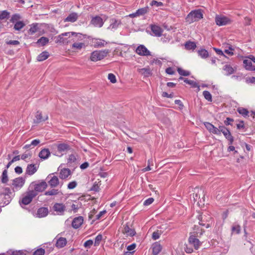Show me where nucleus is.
I'll return each mask as SVG.
<instances>
[{
    "instance_id": "1",
    "label": "nucleus",
    "mask_w": 255,
    "mask_h": 255,
    "mask_svg": "<svg viewBox=\"0 0 255 255\" xmlns=\"http://www.w3.org/2000/svg\"><path fill=\"white\" fill-rule=\"evenodd\" d=\"M203 14L200 9H195L191 11L185 17L186 22L192 23L198 21L203 18Z\"/></svg>"
},
{
    "instance_id": "2",
    "label": "nucleus",
    "mask_w": 255,
    "mask_h": 255,
    "mask_svg": "<svg viewBox=\"0 0 255 255\" xmlns=\"http://www.w3.org/2000/svg\"><path fill=\"white\" fill-rule=\"evenodd\" d=\"M197 218L199 225L202 226H205L206 228L211 227L213 223L212 217L207 213L200 214Z\"/></svg>"
},
{
    "instance_id": "3",
    "label": "nucleus",
    "mask_w": 255,
    "mask_h": 255,
    "mask_svg": "<svg viewBox=\"0 0 255 255\" xmlns=\"http://www.w3.org/2000/svg\"><path fill=\"white\" fill-rule=\"evenodd\" d=\"M109 50H95L91 53L90 60L93 62L100 61L104 59L109 53Z\"/></svg>"
},
{
    "instance_id": "4",
    "label": "nucleus",
    "mask_w": 255,
    "mask_h": 255,
    "mask_svg": "<svg viewBox=\"0 0 255 255\" xmlns=\"http://www.w3.org/2000/svg\"><path fill=\"white\" fill-rule=\"evenodd\" d=\"M37 194L36 191L30 190L27 192L25 195L19 200L20 205L23 207V205H27L29 204L32 201V199L35 197Z\"/></svg>"
},
{
    "instance_id": "5",
    "label": "nucleus",
    "mask_w": 255,
    "mask_h": 255,
    "mask_svg": "<svg viewBox=\"0 0 255 255\" xmlns=\"http://www.w3.org/2000/svg\"><path fill=\"white\" fill-rule=\"evenodd\" d=\"M71 32L63 33L56 37L55 42L57 43L68 44L72 42Z\"/></svg>"
},
{
    "instance_id": "6",
    "label": "nucleus",
    "mask_w": 255,
    "mask_h": 255,
    "mask_svg": "<svg viewBox=\"0 0 255 255\" xmlns=\"http://www.w3.org/2000/svg\"><path fill=\"white\" fill-rule=\"evenodd\" d=\"M204 232V231L201 230V232H196L197 235L196 236L195 235H192L189 238V243L190 245L193 246L196 250H198L201 246V242L198 239L196 238V237L201 236Z\"/></svg>"
},
{
    "instance_id": "7",
    "label": "nucleus",
    "mask_w": 255,
    "mask_h": 255,
    "mask_svg": "<svg viewBox=\"0 0 255 255\" xmlns=\"http://www.w3.org/2000/svg\"><path fill=\"white\" fill-rule=\"evenodd\" d=\"M216 24L219 26H223L231 23L230 19L223 15H216L215 18Z\"/></svg>"
},
{
    "instance_id": "8",
    "label": "nucleus",
    "mask_w": 255,
    "mask_h": 255,
    "mask_svg": "<svg viewBox=\"0 0 255 255\" xmlns=\"http://www.w3.org/2000/svg\"><path fill=\"white\" fill-rule=\"evenodd\" d=\"M47 186V184L46 182L44 181L38 182H32L30 185V187L34 188V190H32L36 191L37 194V192H42L44 191L46 188Z\"/></svg>"
},
{
    "instance_id": "9",
    "label": "nucleus",
    "mask_w": 255,
    "mask_h": 255,
    "mask_svg": "<svg viewBox=\"0 0 255 255\" xmlns=\"http://www.w3.org/2000/svg\"><path fill=\"white\" fill-rule=\"evenodd\" d=\"M25 181V178L19 177L13 180L11 186L13 190H19L24 184Z\"/></svg>"
},
{
    "instance_id": "10",
    "label": "nucleus",
    "mask_w": 255,
    "mask_h": 255,
    "mask_svg": "<svg viewBox=\"0 0 255 255\" xmlns=\"http://www.w3.org/2000/svg\"><path fill=\"white\" fill-rule=\"evenodd\" d=\"M53 209L57 215H63L66 210V207L63 203H56L54 204Z\"/></svg>"
},
{
    "instance_id": "11",
    "label": "nucleus",
    "mask_w": 255,
    "mask_h": 255,
    "mask_svg": "<svg viewBox=\"0 0 255 255\" xmlns=\"http://www.w3.org/2000/svg\"><path fill=\"white\" fill-rule=\"evenodd\" d=\"M135 52L140 56H149L151 55V52L143 45L138 46L135 50Z\"/></svg>"
},
{
    "instance_id": "12",
    "label": "nucleus",
    "mask_w": 255,
    "mask_h": 255,
    "mask_svg": "<svg viewBox=\"0 0 255 255\" xmlns=\"http://www.w3.org/2000/svg\"><path fill=\"white\" fill-rule=\"evenodd\" d=\"M193 197L194 201L199 200L198 202L202 203V200H203V202H204L205 200V193L204 191L201 189H198L196 192L195 191V193L193 194Z\"/></svg>"
},
{
    "instance_id": "13",
    "label": "nucleus",
    "mask_w": 255,
    "mask_h": 255,
    "mask_svg": "<svg viewBox=\"0 0 255 255\" xmlns=\"http://www.w3.org/2000/svg\"><path fill=\"white\" fill-rule=\"evenodd\" d=\"M71 41L75 42L83 41L86 38V35L82 34L80 33H76L75 32H71Z\"/></svg>"
},
{
    "instance_id": "14",
    "label": "nucleus",
    "mask_w": 255,
    "mask_h": 255,
    "mask_svg": "<svg viewBox=\"0 0 255 255\" xmlns=\"http://www.w3.org/2000/svg\"><path fill=\"white\" fill-rule=\"evenodd\" d=\"M150 28L152 32V35L156 37H160L162 35L163 30L159 26L151 25L150 26Z\"/></svg>"
},
{
    "instance_id": "15",
    "label": "nucleus",
    "mask_w": 255,
    "mask_h": 255,
    "mask_svg": "<svg viewBox=\"0 0 255 255\" xmlns=\"http://www.w3.org/2000/svg\"><path fill=\"white\" fill-rule=\"evenodd\" d=\"M91 23L94 26L97 27H101L104 24V21L103 19L99 16H96L93 17V18L91 20Z\"/></svg>"
},
{
    "instance_id": "16",
    "label": "nucleus",
    "mask_w": 255,
    "mask_h": 255,
    "mask_svg": "<svg viewBox=\"0 0 255 255\" xmlns=\"http://www.w3.org/2000/svg\"><path fill=\"white\" fill-rule=\"evenodd\" d=\"M123 233L125 234L127 236H133L135 234V231L134 230L128 225H124V229L123 230Z\"/></svg>"
},
{
    "instance_id": "17",
    "label": "nucleus",
    "mask_w": 255,
    "mask_h": 255,
    "mask_svg": "<svg viewBox=\"0 0 255 255\" xmlns=\"http://www.w3.org/2000/svg\"><path fill=\"white\" fill-rule=\"evenodd\" d=\"M92 43L94 47H102L104 46L107 43L105 40L99 38H93L92 39Z\"/></svg>"
},
{
    "instance_id": "18",
    "label": "nucleus",
    "mask_w": 255,
    "mask_h": 255,
    "mask_svg": "<svg viewBox=\"0 0 255 255\" xmlns=\"http://www.w3.org/2000/svg\"><path fill=\"white\" fill-rule=\"evenodd\" d=\"M83 223V218L81 216L74 219L72 223V227L75 229L79 228Z\"/></svg>"
},
{
    "instance_id": "19",
    "label": "nucleus",
    "mask_w": 255,
    "mask_h": 255,
    "mask_svg": "<svg viewBox=\"0 0 255 255\" xmlns=\"http://www.w3.org/2000/svg\"><path fill=\"white\" fill-rule=\"evenodd\" d=\"M48 119L47 115L44 117L42 116V113L40 112H37L35 116V119L34 120L35 123H40L42 122L46 121Z\"/></svg>"
},
{
    "instance_id": "20",
    "label": "nucleus",
    "mask_w": 255,
    "mask_h": 255,
    "mask_svg": "<svg viewBox=\"0 0 255 255\" xmlns=\"http://www.w3.org/2000/svg\"><path fill=\"white\" fill-rule=\"evenodd\" d=\"M121 22L120 21L115 19H112L110 21V24L108 27V29L112 31H115L118 28Z\"/></svg>"
},
{
    "instance_id": "21",
    "label": "nucleus",
    "mask_w": 255,
    "mask_h": 255,
    "mask_svg": "<svg viewBox=\"0 0 255 255\" xmlns=\"http://www.w3.org/2000/svg\"><path fill=\"white\" fill-rule=\"evenodd\" d=\"M38 166L36 164H30L27 166L26 173L29 175L34 174L37 170Z\"/></svg>"
},
{
    "instance_id": "22",
    "label": "nucleus",
    "mask_w": 255,
    "mask_h": 255,
    "mask_svg": "<svg viewBox=\"0 0 255 255\" xmlns=\"http://www.w3.org/2000/svg\"><path fill=\"white\" fill-rule=\"evenodd\" d=\"M252 60L245 59L243 60V64L245 68L249 71H255V66L253 65Z\"/></svg>"
},
{
    "instance_id": "23",
    "label": "nucleus",
    "mask_w": 255,
    "mask_h": 255,
    "mask_svg": "<svg viewBox=\"0 0 255 255\" xmlns=\"http://www.w3.org/2000/svg\"><path fill=\"white\" fill-rule=\"evenodd\" d=\"M73 43L72 45V48L74 50H80L83 48H85L86 46L85 43L83 41L75 42L72 41Z\"/></svg>"
},
{
    "instance_id": "24",
    "label": "nucleus",
    "mask_w": 255,
    "mask_h": 255,
    "mask_svg": "<svg viewBox=\"0 0 255 255\" xmlns=\"http://www.w3.org/2000/svg\"><path fill=\"white\" fill-rule=\"evenodd\" d=\"M50 155V151L47 148L42 149L39 153V157L43 160L47 159Z\"/></svg>"
},
{
    "instance_id": "25",
    "label": "nucleus",
    "mask_w": 255,
    "mask_h": 255,
    "mask_svg": "<svg viewBox=\"0 0 255 255\" xmlns=\"http://www.w3.org/2000/svg\"><path fill=\"white\" fill-rule=\"evenodd\" d=\"M78 18V15L76 12H72L65 18L64 21L74 22L77 20Z\"/></svg>"
},
{
    "instance_id": "26",
    "label": "nucleus",
    "mask_w": 255,
    "mask_h": 255,
    "mask_svg": "<svg viewBox=\"0 0 255 255\" xmlns=\"http://www.w3.org/2000/svg\"><path fill=\"white\" fill-rule=\"evenodd\" d=\"M48 213V210L47 208H40L37 212V216L39 218H43L46 217Z\"/></svg>"
},
{
    "instance_id": "27",
    "label": "nucleus",
    "mask_w": 255,
    "mask_h": 255,
    "mask_svg": "<svg viewBox=\"0 0 255 255\" xmlns=\"http://www.w3.org/2000/svg\"><path fill=\"white\" fill-rule=\"evenodd\" d=\"M58 170L60 171V175H70L72 174L69 168H63L62 165L58 167Z\"/></svg>"
},
{
    "instance_id": "28",
    "label": "nucleus",
    "mask_w": 255,
    "mask_h": 255,
    "mask_svg": "<svg viewBox=\"0 0 255 255\" xmlns=\"http://www.w3.org/2000/svg\"><path fill=\"white\" fill-rule=\"evenodd\" d=\"M223 134H224L225 138L228 140L229 141V144L232 145L233 143L234 142V137L232 135L231 132L230 130L228 129L226 131L223 132Z\"/></svg>"
},
{
    "instance_id": "29",
    "label": "nucleus",
    "mask_w": 255,
    "mask_h": 255,
    "mask_svg": "<svg viewBox=\"0 0 255 255\" xmlns=\"http://www.w3.org/2000/svg\"><path fill=\"white\" fill-rule=\"evenodd\" d=\"M67 240L65 238H59L56 241V247L58 248H62L66 246Z\"/></svg>"
},
{
    "instance_id": "30",
    "label": "nucleus",
    "mask_w": 255,
    "mask_h": 255,
    "mask_svg": "<svg viewBox=\"0 0 255 255\" xmlns=\"http://www.w3.org/2000/svg\"><path fill=\"white\" fill-rule=\"evenodd\" d=\"M179 79L183 80L185 83L191 85L192 88H198V90H200L199 86L196 82L189 80L187 78H184L182 77H180Z\"/></svg>"
},
{
    "instance_id": "31",
    "label": "nucleus",
    "mask_w": 255,
    "mask_h": 255,
    "mask_svg": "<svg viewBox=\"0 0 255 255\" xmlns=\"http://www.w3.org/2000/svg\"><path fill=\"white\" fill-rule=\"evenodd\" d=\"M25 24L23 21H19L14 23L13 29L15 31H20L24 26Z\"/></svg>"
},
{
    "instance_id": "32",
    "label": "nucleus",
    "mask_w": 255,
    "mask_h": 255,
    "mask_svg": "<svg viewBox=\"0 0 255 255\" xmlns=\"http://www.w3.org/2000/svg\"><path fill=\"white\" fill-rule=\"evenodd\" d=\"M46 196H54L57 195H62V193L58 189H52L46 191L44 193Z\"/></svg>"
},
{
    "instance_id": "33",
    "label": "nucleus",
    "mask_w": 255,
    "mask_h": 255,
    "mask_svg": "<svg viewBox=\"0 0 255 255\" xmlns=\"http://www.w3.org/2000/svg\"><path fill=\"white\" fill-rule=\"evenodd\" d=\"M223 70L226 72V75L229 76L233 74L235 70L230 65L226 64L223 67Z\"/></svg>"
},
{
    "instance_id": "34",
    "label": "nucleus",
    "mask_w": 255,
    "mask_h": 255,
    "mask_svg": "<svg viewBox=\"0 0 255 255\" xmlns=\"http://www.w3.org/2000/svg\"><path fill=\"white\" fill-rule=\"evenodd\" d=\"M57 150L60 153H62L69 149V146L66 143H60L57 145Z\"/></svg>"
},
{
    "instance_id": "35",
    "label": "nucleus",
    "mask_w": 255,
    "mask_h": 255,
    "mask_svg": "<svg viewBox=\"0 0 255 255\" xmlns=\"http://www.w3.org/2000/svg\"><path fill=\"white\" fill-rule=\"evenodd\" d=\"M162 250V246L158 243H155L153 245L152 253L154 255H158Z\"/></svg>"
},
{
    "instance_id": "36",
    "label": "nucleus",
    "mask_w": 255,
    "mask_h": 255,
    "mask_svg": "<svg viewBox=\"0 0 255 255\" xmlns=\"http://www.w3.org/2000/svg\"><path fill=\"white\" fill-rule=\"evenodd\" d=\"M30 28L28 30V33L30 35H33L35 33H36L38 30V23H32L30 25Z\"/></svg>"
},
{
    "instance_id": "37",
    "label": "nucleus",
    "mask_w": 255,
    "mask_h": 255,
    "mask_svg": "<svg viewBox=\"0 0 255 255\" xmlns=\"http://www.w3.org/2000/svg\"><path fill=\"white\" fill-rule=\"evenodd\" d=\"M49 53L47 51H43L38 55L37 59L38 61H42L46 60L49 57Z\"/></svg>"
},
{
    "instance_id": "38",
    "label": "nucleus",
    "mask_w": 255,
    "mask_h": 255,
    "mask_svg": "<svg viewBox=\"0 0 255 255\" xmlns=\"http://www.w3.org/2000/svg\"><path fill=\"white\" fill-rule=\"evenodd\" d=\"M49 42V39L46 37H41L36 42V43L39 46H43L46 45Z\"/></svg>"
},
{
    "instance_id": "39",
    "label": "nucleus",
    "mask_w": 255,
    "mask_h": 255,
    "mask_svg": "<svg viewBox=\"0 0 255 255\" xmlns=\"http://www.w3.org/2000/svg\"><path fill=\"white\" fill-rule=\"evenodd\" d=\"M59 180L57 176H53V177L49 181V184L52 187H55L59 184Z\"/></svg>"
},
{
    "instance_id": "40",
    "label": "nucleus",
    "mask_w": 255,
    "mask_h": 255,
    "mask_svg": "<svg viewBox=\"0 0 255 255\" xmlns=\"http://www.w3.org/2000/svg\"><path fill=\"white\" fill-rule=\"evenodd\" d=\"M77 159L75 155L70 154L68 158L67 163L69 165H74L76 164Z\"/></svg>"
},
{
    "instance_id": "41",
    "label": "nucleus",
    "mask_w": 255,
    "mask_h": 255,
    "mask_svg": "<svg viewBox=\"0 0 255 255\" xmlns=\"http://www.w3.org/2000/svg\"><path fill=\"white\" fill-rule=\"evenodd\" d=\"M22 18L21 15L18 13H15L12 14L11 16L10 21L13 23L16 22L17 21H20V19Z\"/></svg>"
},
{
    "instance_id": "42",
    "label": "nucleus",
    "mask_w": 255,
    "mask_h": 255,
    "mask_svg": "<svg viewBox=\"0 0 255 255\" xmlns=\"http://www.w3.org/2000/svg\"><path fill=\"white\" fill-rule=\"evenodd\" d=\"M185 47L187 50H194L196 48V45L194 42L188 41L185 43Z\"/></svg>"
},
{
    "instance_id": "43",
    "label": "nucleus",
    "mask_w": 255,
    "mask_h": 255,
    "mask_svg": "<svg viewBox=\"0 0 255 255\" xmlns=\"http://www.w3.org/2000/svg\"><path fill=\"white\" fill-rule=\"evenodd\" d=\"M199 55L202 58H206L209 56V53L207 50L205 49H201L198 51Z\"/></svg>"
},
{
    "instance_id": "44",
    "label": "nucleus",
    "mask_w": 255,
    "mask_h": 255,
    "mask_svg": "<svg viewBox=\"0 0 255 255\" xmlns=\"http://www.w3.org/2000/svg\"><path fill=\"white\" fill-rule=\"evenodd\" d=\"M138 71L145 77H148L150 74V70L148 68L139 69Z\"/></svg>"
},
{
    "instance_id": "45",
    "label": "nucleus",
    "mask_w": 255,
    "mask_h": 255,
    "mask_svg": "<svg viewBox=\"0 0 255 255\" xmlns=\"http://www.w3.org/2000/svg\"><path fill=\"white\" fill-rule=\"evenodd\" d=\"M237 111L240 114L242 115L244 117L248 116L249 112L246 109L239 108Z\"/></svg>"
},
{
    "instance_id": "46",
    "label": "nucleus",
    "mask_w": 255,
    "mask_h": 255,
    "mask_svg": "<svg viewBox=\"0 0 255 255\" xmlns=\"http://www.w3.org/2000/svg\"><path fill=\"white\" fill-rule=\"evenodd\" d=\"M203 95L205 99L209 102L212 101V97L210 93L208 91H204L203 92Z\"/></svg>"
},
{
    "instance_id": "47",
    "label": "nucleus",
    "mask_w": 255,
    "mask_h": 255,
    "mask_svg": "<svg viewBox=\"0 0 255 255\" xmlns=\"http://www.w3.org/2000/svg\"><path fill=\"white\" fill-rule=\"evenodd\" d=\"M177 71L178 73L181 76H187L190 74V72L189 71L184 70L181 68H178L177 69Z\"/></svg>"
},
{
    "instance_id": "48",
    "label": "nucleus",
    "mask_w": 255,
    "mask_h": 255,
    "mask_svg": "<svg viewBox=\"0 0 255 255\" xmlns=\"http://www.w3.org/2000/svg\"><path fill=\"white\" fill-rule=\"evenodd\" d=\"M9 12L7 10H2L0 12V19L2 20L7 18L9 15Z\"/></svg>"
},
{
    "instance_id": "49",
    "label": "nucleus",
    "mask_w": 255,
    "mask_h": 255,
    "mask_svg": "<svg viewBox=\"0 0 255 255\" xmlns=\"http://www.w3.org/2000/svg\"><path fill=\"white\" fill-rule=\"evenodd\" d=\"M241 231V227L237 224L234 225L232 227L233 233L239 234Z\"/></svg>"
},
{
    "instance_id": "50",
    "label": "nucleus",
    "mask_w": 255,
    "mask_h": 255,
    "mask_svg": "<svg viewBox=\"0 0 255 255\" xmlns=\"http://www.w3.org/2000/svg\"><path fill=\"white\" fill-rule=\"evenodd\" d=\"M136 11V13H137V15H138V16H139L143 15L144 14H145L147 12V8L143 7V8L138 9Z\"/></svg>"
},
{
    "instance_id": "51",
    "label": "nucleus",
    "mask_w": 255,
    "mask_h": 255,
    "mask_svg": "<svg viewBox=\"0 0 255 255\" xmlns=\"http://www.w3.org/2000/svg\"><path fill=\"white\" fill-rule=\"evenodd\" d=\"M204 124L207 129L211 133L213 129L214 126L209 122H205Z\"/></svg>"
},
{
    "instance_id": "52",
    "label": "nucleus",
    "mask_w": 255,
    "mask_h": 255,
    "mask_svg": "<svg viewBox=\"0 0 255 255\" xmlns=\"http://www.w3.org/2000/svg\"><path fill=\"white\" fill-rule=\"evenodd\" d=\"M108 78L110 80V81L112 83H115L117 82L116 76L113 73L109 74Z\"/></svg>"
},
{
    "instance_id": "53",
    "label": "nucleus",
    "mask_w": 255,
    "mask_h": 255,
    "mask_svg": "<svg viewBox=\"0 0 255 255\" xmlns=\"http://www.w3.org/2000/svg\"><path fill=\"white\" fill-rule=\"evenodd\" d=\"M102 235H101V234H99L95 238V243H94V245L95 246H99L101 241H102Z\"/></svg>"
},
{
    "instance_id": "54",
    "label": "nucleus",
    "mask_w": 255,
    "mask_h": 255,
    "mask_svg": "<svg viewBox=\"0 0 255 255\" xmlns=\"http://www.w3.org/2000/svg\"><path fill=\"white\" fill-rule=\"evenodd\" d=\"M11 193L10 189L8 188H4L3 189V191L2 192V194L4 195L5 196H7L8 198H10V197L9 196V194Z\"/></svg>"
},
{
    "instance_id": "55",
    "label": "nucleus",
    "mask_w": 255,
    "mask_h": 255,
    "mask_svg": "<svg viewBox=\"0 0 255 255\" xmlns=\"http://www.w3.org/2000/svg\"><path fill=\"white\" fill-rule=\"evenodd\" d=\"M151 6L156 5L157 7L161 6L163 5V3L162 2L157 1L156 0H152L150 2Z\"/></svg>"
},
{
    "instance_id": "56",
    "label": "nucleus",
    "mask_w": 255,
    "mask_h": 255,
    "mask_svg": "<svg viewBox=\"0 0 255 255\" xmlns=\"http://www.w3.org/2000/svg\"><path fill=\"white\" fill-rule=\"evenodd\" d=\"M45 253V251L44 249H39L35 251L33 255H44Z\"/></svg>"
},
{
    "instance_id": "57",
    "label": "nucleus",
    "mask_w": 255,
    "mask_h": 255,
    "mask_svg": "<svg viewBox=\"0 0 255 255\" xmlns=\"http://www.w3.org/2000/svg\"><path fill=\"white\" fill-rule=\"evenodd\" d=\"M234 49L232 47V46H229V49H226L225 50V53L229 55H234Z\"/></svg>"
},
{
    "instance_id": "58",
    "label": "nucleus",
    "mask_w": 255,
    "mask_h": 255,
    "mask_svg": "<svg viewBox=\"0 0 255 255\" xmlns=\"http://www.w3.org/2000/svg\"><path fill=\"white\" fill-rule=\"evenodd\" d=\"M6 43L8 45H17L19 44L20 42L18 40H9L6 41Z\"/></svg>"
},
{
    "instance_id": "59",
    "label": "nucleus",
    "mask_w": 255,
    "mask_h": 255,
    "mask_svg": "<svg viewBox=\"0 0 255 255\" xmlns=\"http://www.w3.org/2000/svg\"><path fill=\"white\" fill-rule=\"evenodd\" d=\"M77 183L76 181H72L68 184V188L69 189H73L76 187Z\"/></svg>"
},
{
    "instance_id": "60",
    "label": "nucleus",
    "mask_w": 255,
    "mask_h": 255,
    "mask_svg": "<svg viewBox=\"0 0 255 255\" xmlns=\"http://www.w3.org/2000/svg\"><path fill=\"white\" fill-rule=\"evenodd\" d=\"M154 199L153 198H149L145 200L143 203V205L145 206H148L153 203Z\"/></svg>"
},
{
    "instance_id": "61",
    "label": "nucleus",
    "mask_w": 255,
    "mask_h": 255,
    "mask_svg": "<svg viewBox=\"0 0 255 255\" xmlns=\"http://www.w3.org/2000/svg\"><path fill=\"white\" fill-rule=\"evenodd\" d=\"M93 244V241L91 240H89L84 243V246L85 248H90L92 246Z\"/></svg>"
},
{
    "instance_id": "62",
    "label": "nucleus",
    "mask_w": 255,
    "mask_h": 255,
    "mask_svg": "<svg viewBox=\"0 0 255 255\" xmlns=\"http://www.w3.org/2000/svg\"><path fill=\"white\" fill-rule=\"evenodd\" d=\"M160 235V234L158 232V231L154 232L152 233V239H154V240H157L159 238Z\"/></svg>"
},
{
    "instance_id": "63",
    "label": "nucleus",
    "mask_w": 255,
    "mask_h": 255,
    "mask_svg": "<svg viewBox=\"0 0 255 255\" xmlns=\"http://www.w3.org/2000/svg\"><path fill=\"white\" fill-rule=\"evenodd\" d=\"M174 102L175 104L179 105L180 110L183 109L184 105L181 100H176Z\"/></svg>"
},
{
    "instance_id": "64",
    "label": "nucleus",
    "mask_w": 255,
    "mask_h": 255,
    "mask_svg": "<svg viewBox=\"0 0 255 255\" xmlns=\"http://www.w3.org/2000/svg\"><path fill=\"white\" fill-rule=\"evenodd\" d=\"M165 72L169 75H173L175 73L174 71L171 67H168L166 69Z\"/></svg>"
}]
</instances>
